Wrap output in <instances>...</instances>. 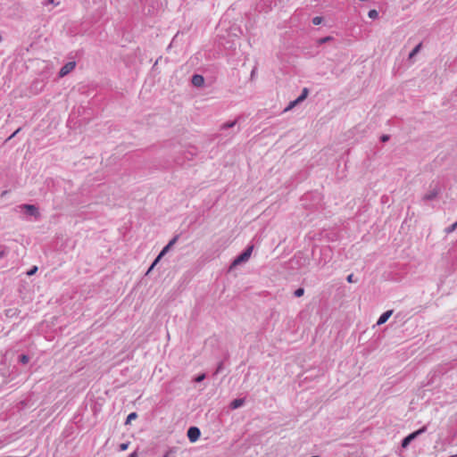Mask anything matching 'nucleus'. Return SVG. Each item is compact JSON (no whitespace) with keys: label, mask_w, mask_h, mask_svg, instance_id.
Masks as SVG:
<instances>
[{"label":"nucleus","mask_w":457,"mask_h":457,"mask_svg":"<svg viewBox=\"0 0 457 457\" xmlns=\"http://www.w3.org/2000/svg\"><path fill=\"white\" fill-rule=\"evenodd\" d=\"M129 457H137V452H133V453H131L129 455Z\"/></svg>","instance_id":"nucleus-33"},{"label":"nucleus","mask_w":457,"mask_h":457,"mask_svg":"<svg viewBox=\"0 0 457 457\" xmlns=\"http://www.w3.org/2000/svg\"><path fill=\"white\" fill-rule=\"evenodd\" d=\"M21 128L17 129L8 138L7 140H11L12 137H14L20 131Z\"/></svg>","instance_id":"nucleus-28"},{"label":"nucleus","mask_w":457,"mask_h":457,"mask_svg":"<svg viewBox=\"0 0 457 457\" xmlns=\"http://www.w3.org/2000/svg\"><path fill=\"white\" fill-rule=\"evenodd\" d=\"M245 404V398H237L231 401L229 403V408L232 410L238 409Z\"/></svg>","instance_id":"nucleus-9"},{"label":"nucleus","mask_w":457,"mask_h":457,"mask_svg":"<svg viewBox=\"0 0 457 457\" xmlns=\"http://www.w3.org/2000/svg\"><path fill=\"white\" fill-rule=\"evenodd\" d=\"M393 314V310H388L385 312H383L380 317L378 318V321H377V325L378 326H380L384 323H386L388 319L391 317V315Z\"/></svg>","instance_id":"nucleus-8"},{"label":"nucleus","mask_w":457,"mask_h":457,"mask_svg":"<svg viewBox=\"0 0 457 457\" xmlns=\"http://www.w3.org/2000/svg\"><path fill=\"white\" fill-rule=\"evenodd\" d=\"M441 193V187L438 183H435L434 181L429 185V190L427 194H425L422 197V200L425 202L435 200L438 195Z\"/></svg>","instance_id":"nucleus-2"},{"label":"nucleus","mask_w":457,"mask_h":457,"mask_svg":"<svg viewBox=\"0 0 457 457\" xmlns=\"http://www.w3.org/2000/svg\"><path fill=\"white\" fill-rule=\"evenodd\" d=\"M298 104H300V102H298L297 98L295 99L294 101H291L289 103V104L287 105V107L285 109V112H287L291 109H293L295 105H297Z\"/></svg>","instance_id":"nucleus-17"},{"label":"nucleus","mask_w":457,"mask_h":457,"mask_svg":"<svg viewBox=\"0 0 457 457\" xmlns=\"http://www.w3.org/2000/svg\"><path fill=\"white\" fill-rule=\"evenodd\" d=\"M332 40V37L330 36H328V37H321L319 39V43L320 44H324V43H327L328 41Z\"/></svg>","instance_id":"nucleus-23"},{"label":"nucleus","mask_w":457,"mask_h":457,"mask_svg":"<svg viewBox=\"0 0 457 457\" xmlns=\"http://www.w3.org/2000/svg\"><path fill=\"white\" fill-rule=\"evenodd\" d=\"M19 362L22 364H27L29 361V357L27 354H21L18 358Z\"/></svg>","instance_id":"nucleus-13"},{"label":"nucleus","mask_w":457,"mask_h":457,"mask_svg":"<svg viewBox=\"0 0 457 457\" xmlns=\"http://www.w3.org/2000/svg\"><path fill=\"white\" fill-rule=\"evenodd\" d=\"M322 21H323L322 17L316 16V17L312 18V21L313 25H320V24H321Z\"/></svg>","instance_id":"nucleus-21"},{"label":"nucleus","mask_w":457,"mask_h":457,"mask_svg":"<svg viewBox=\"0 0 457 457\" xmlns=\"http://www.w3.org/2000/svg\"><path fill=\"white\" fill-rule=\"evenodd\" d=\"M154 266H153V264H151V266L149 267V269H148V270H147L146 274H148L149 272H151V270H154Z\"/></svg>","instance_id":"nucleus-35"},{"label":"nucleus","mask_w":457,"mask_h":457,"mask_svg":"<svg viewBox=\"0 0 457 457\" xmlns=\"http://www.w3.org/2000/svg\"><path fill=\"white\" fill-rule=\"evenodd\" d=\"M205 378H206L205 373H200L196 377L194 378L193 381L195 383H200V382L204 381L205 379Z\"/></svg>","instance_id":"nucleus-15"},{"label":"nucleus","mask_w":457,"mask_h":457,"mask_svg":"<svg viewBox=\"0 0 457 457\" xmlns=\"http://www.w3.org/2000/svg\"><path fill=\"white\" fill-rule=\"evenodd\" d=\"M237 120L225 122L221 125L220 129H228L236 126Z\"/></svg>","instance_id":"nucleus-11"},{"label":"nucleus","mask_w":457,"mask_h":457,"mask_svg":"<svg viewBox=\"0 0 457 457\" xmlns=\"http://www.w3.org/2000/svg\"><path fill=\"white\" fill-rule=\"evenodd\" d=\"M389 139H390V136L389 135H382L380 137V141L383 142V143L387 142Z\"/></svg>","instance_id":"nucleus-26"},{"label":"nucleus","mask_w":457,"mask_h":457,"mask_svg":"<svg viewBox=\"0 0 457 457\" xmlns=\"http://www.w3.org/2000/svg\"><path fill=\"white\" fill-rule=\"evenodd\" d=\"M346 280H347V282H349V283H353V282H354V279H353V274H350V275H348V276H347V278H346Z\"/></svg>","instance_id":"nucleus-29"},{"label":"nucleus","mask_w":457,"mask_h":457,"mask_svg":"<svg viewBox=\"0 0 457 457\" xmlns=\"http://www.w3.org/2000/svg\"><path fill=\"white\" fill-rule=\"evenodd\" d=\"M4 256H5V251L4 250L0 251V258H3Z\"/></svg>","instance_id":"nucleus-32"},{"label":"nucleus","mask_w":457,"mask_h":457,"mask_svg":"<svg viewBox=\"0 0 457 457\" xmlns=\"http://www.w3.org/2000/svg\"><path fill=\"white\" fill-rule=\"evenodd\" d=\"M368 16L370 19H377L378 17V12L377 10H375V9H371V10L369 11Z\"/></svg>","instance_id":"nucleus-16"},{"label":"nucleus","mask_w":457,"mask_h":457,"mask_svg":"<svg viewBox=\"0 0 457 457\" xmlns=\"http://www.w3.org/2000/svg\"><path fill=\"white\" fill-rule=\"evenodd\" d=\"M161 261V259H159V254L157 255V257L154 259V261L153 262V266H155L157 265V263Z\"/></svg>","instance_id":"nucleus-31"},{"label":"nucleus","mask_w":457,"mask_h":457,"mask_svg":"<svg viewBox=\"0 0 457 457\" xmlns=\"http://www.w3.org/2000/svg\"><path fill=\"white\" fill-rule=\"evenodd\" d=\"M173 453V449H169L164 454L162 457H170V454Z\"/></svg>","instance_id":"nucleus-30"},{"label":"nucleus","mask_w":457,"mask_h":457,"mask_svg":"<svg viewBox=\"0 0 457 457\" xmlns=\"http://www.w3.org/2000/svg\"><path fill=\"white\" fill-rule=\"evenodd\" d=\"M253 249V245H248L241 253H239L231 262L229 266V270H233L237 266L246 262L251 257L252 252Z\"/></svg>","instance_id":"nucleus-1"},{"label":"nucleus","mask_w":457,"mask_h":457,"mask_svg":"<svg viewBox=\"0 0 457 457\" xmlns=\"http://www.w3.org/2000/svg\"><path fill=\"white\" fill-rule=\"evenodd\" d=\"M154 266H153V264H151V266L149 267V269H148V270H147L146 274H148L149 272H151V270H154Z\"/></svg>","instance_id":"nucleus-34"},{"label":"nucleus","mask_w":457,"mask_h":457,"mask_svg":"<svg viewBox=\"0 0 457 457\" xmlns=\"http://www.w3.org/2000/svg\"><path fill=\"white\" fill-rule=\"evenodd\" d=\"M137 418V414L136 412H131L128 415L127 417V420H126V424H129L131 422V420H135Z\"/></svg>","instance_id":"nucleus-20"},{"label":"nucleus","mask_w":457,"mask_h":457,"mask_svg":"<svg viewBox=\"0 0 457 457\" xmlns=\"http://www.w3.org/2000/svg\"><path fill=\"white\" fill-rule=\"evenodd\" d=\"M170 248L171 247L167 244L159 253V259H162L170 250Z\"/></svg>","instance_id":"nucleus-14"},{"label":"nucleus","mask_w":457,"mask_h":457,"mask_svg":"<svg viewBox=\"0 0 457 457\" xmlns=\"http://www.w3.org/2000/svg\"><path fill=\"white\" fill-rule=\"evenodd\" d=\"M37 270V266H33L28 272L27 274L29 276H31V275H34L36 273V271Z\"/></svg>","instance_id":"nucleus-25"},{"label":"nucleus","mask_w":457,"mask_h":457,"mask_svg":"<svg viewBox=\"0 0 457 457\" xmlns=\"http://www.w3.org/2000/svg\"><path fill=\"white\" fill-rule=\"evenodd\" d=\"M308 95H309V89L307 87H304L302 90V93L300 94V96L297 97L298 102H300V103L303 102L307 98Z\"/></svg>","instance_id":"nucleus-10"},{"label":"nucleus","mask_w":457,"mask_h":457,"mask_svg":"<svg viewBox=\"0 0 457 457\" xmlns=\"http://www.w3.org/2000/svg\"><path fill=\"white\" fill-rule=\"evenodd\" d=\"M193 86L200 87L204 83V78L200 74H194L191 79Z\"/></svg>","instance_id":"nucleus-7"},{"label":"nucleus","mask_w":457,"mask_h":457,"mask_svg":"<svg viewBox=\"0 0 457 457\" xmlns=\"http://www.w3.org/2000/svg\"><path fill=\"white\" fill-rule=\"evenodd\" d=\"M457 228V222H454L453 224H452L451 226L447 227L445 231L446 234H450L452 232H453Z\"/></svg>","instance_id":"nucleus-19"},{"label":"nucleus","mask_w":457,"mask_h":457,"mask_svg":"<svg viewBox=\"0 0 457 457\" xmlns=\"http://www.w3.org/2000/svg\"><path fill=\"white\" fill-rule=\"evenodd\" d=\"M222 369H223V362H222V361H220V362L218 364V366H217V369H216V370H215V374H218V373L221 372Z\"/></svg>","instance_id":"nucleus-27"},{"label":"nucleus","mask_w":457,"mask_h":457,"mask_svg":"<svg viewBox=\"0 0 457 457\" xmlns=\"http://www.w3.org/2000/svg\"><path fill=\"white\" fill-rule=\"evenodd\" d=\"M129 442L122 443L119 445V450L122 451V452L126 451L129 448Z\"/></svg>","instance_id":"nucleus-22"},{"label":"nucleus","mask_w":457,"mask_h":457,"mask_svg":"<svg viewBox=\"0 0 457 457\" xmlns=\"http://www.w3.org/2000/svg\"><path fill=\"white\" fill-rule=\"evenodd\" d=\"M421 44H418L409 54V59H411L413 56H415L420 50Z\"/></svg>","instance_id":"nucleus-12"},{"label":"nucleus","mask_w":457,"mask_h":457,"mask_svg":"<svg viewBox=\"0 0 457 457\" xmlns=\"http://www.w3.org/2000/svg\"><path fill=\"white\" fill-rule=\"evenodd\" d=\"M50 3H53L54 0H48Z\"/></svg>","instance_id":"nucleus-37"},{"label":"nucleus","mask_w":457,"mask_h":457,"mask_svg":"<svg viewBox=\"0 0 457 457\" xmlns=\"http://www.w3.org/2000/svg\"><path fill=\"white\" fill-rule=\"evenodd\" d=\"M304 294V288L303 287H298L297 289L295 290L294 292V295L295 297H301L303 296Z\"/></svg>","instance_id":"nucleus-18"},{"label":"nucleus","mask_w":457,"mask_h":457,"mask_svg":"<svg viewBox=\"0 0 457 457\" xmlns=\"http://www.w3.org/2000/svg\"><path fill=\"white\" fill-rule=\"evenodd\" d=\"M76 66L75 62H69L65 63L59 71L58 75L60 78H63L68 75Z\"/></svg>","instance_id":"nucleus-6"},{"label":"nucleus","mask_w":457,"mask_h":457,"mask_svg":"<svg viewBox=\"0 0 457 457\" xmlns=\"http://www.w3.org/2000/svg\"><path fill=\"white\" fill-rule=\"evenodd\" d=\"M187 436L191 443H195L199 439L201 431L197 427L192 426L187 429Z\"/></svg>","instance_id":"nucleus-5"},{"label":"nucleus","mask_w":457,"mask_h":457,"mask_svg":"<svg viewBox=\"0 0 457 457\" xmlns=\"http://www.w3.org/2000/svg\"><path fill=\"white\" fill-rule=\"evenodd\" d=\"M6 193H7V191H4V192L2 193V195H6Z\"/></svg>","instance_id":"nucleus-36"},{"label":"nucleus","mask_w":457,"mask_h":457,"mask_svg":"<svg viewBox=\"0 0 457 457\" xmlns=\"http://www.w3.org/2000/svg\"><path fill=\"white\" fill-rule=\"evenodd\" d=\"M26 214L37 219L40 216L38 208L34 204H24L20 206Z\"/></svg>","instance_id":"nucleus-4"},{"label":"nucleus","mask_w":457,"mask_h":457,"mask_svg":"<svg viewBox=\"0 0 457 457\" xmlns=\"http://www.w3.org/2000/svg\"><path fill=\"white\" fill-rule=\"evenodd\" d=\"M179 237V235H176L175 237H173V238H172V239H170V242L168 243V245H169L170 247H172V246L176 244V242L178 241Z\"/></svg>","instance_id":"nucleus-24"},{"label":"nucleus","mask_w":457,"mask_h":457,"mask_svg":"<svg viewBox=\"0 0 457 457\" xmlns=\"http://www.w3.org/2000/svg\"><path fill=\"white\" fill-rule=\"evenodd\" d=\"M427 431V426H423L418 430L409 434L406 436L401 443V445L403 448H407L411 441H413L415 438H417L420 435L425 433Z\"/></svg>","instance_id":"nucleus-3"}]
</instances>
